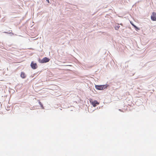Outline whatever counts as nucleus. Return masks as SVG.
<instances>
[{"label":"nucleus","instance_id":"1","mask_svg":"<svg viewBox=\"0 0 156 156\" xmlns=\"http://www.w3.org/2000/svg\"><path fill=\"white\" fill-rule=\"evenodd\" d=\"M108 86V85L107 84L101 85H96L95 87L97 90H102L106 88Z\"/></svg>","mask_w":156,"mask_h":156},{"label":"nucleus","instance_id":"2","mask_svg":"<svg viewBox=\"0 0 156 156\" xmlns=\"http://www.w3.org/2000/svg\"><path fill=\"white\" fill-rule=\"evenodd\" d=\"M50 59L44 57L43 58L42 60L40 59L39 60V62L42 63H45L49 62Z\"/></svg>","mask_w":156,"mask_h":156},{"label":"nucleus","instance_id":"3","mask_svg":"<svg viewBox=\"0 0 156 156\" xmlns=\"http://www.w3.org/2000/svg\"><path fill=\"white\" fill-rule=\"evenodd\" d=\"M151 19L153 21H156V12H153L151 16Z\"/></svg>","mask_w":156,"mask_h":156},{"label":"nucleus","instance_id":"4","mask_svg":"<svg viewBox=\"0 0 156 156\" xmlns=\"http://www.w3.org/2000/svg\"><path fill=\"white\" fill-rule=\"evenodd\" d=\"M90 102L94 107H96L99 104V103L96 100L94 101H91L90 100Z\"/></svg>","mask_w":156,"mask_h":156},{"label":"nucleus","instance_id":"5","mask_svg":"<svg viewBox=\"0 0 156 156\" xmlns=\"http://www.w3.org/2000/svg\"><path fill=\"white\" fill-rule=\"evenodd\" d=\"M31 68L33 69H36L37 67V66L36 63H34L33 62H32L30 64Z\"/></svg>","mask_w":156,"mask_h":156},{"label":"nucleus","instance_id":"6","mask_svg":"<svg viewBox=\"0 0 156 156\" xmlns=\"http://www.w3.org/2000/svg\"><path fill=\"white\" fill-rule=\"evenodd\" d=\"M21 77L22 78H25L26 77V74H25V73L23 72H22L20 75Z\"/></svg>","mask_w":156,"mask_h":156},{"label":"nucleus","instance_id":"7","mask_svg":"<svg viewBox=\"0 0 156 156\" xmlns=\"http://www.w3.org/2000/svg\"><path fill=\"white\" fill-rule=\"evenodd\" d=\"M120 27V26L119 25V24H117V25H116L115 26V30H118L119 28Z\"/></svg>","mask_w":156,"mask_h":156},{"label":"nucleus","instance_id":"8","mask_svg":"<svg viewBox=\"0 0 156 156\" xmlns=\"http://www.w3.org/2000/svg\"><path fill=\"white\" fill-rule=\"evenodd\" d=\"M38 102L39 104L40 105L41 107L42 108V109H44V108L43 106V104L41 103L40 101L39 100H38Z\"/></svg>","mask_w":156,"mask_h":156},{"label":"nucleus","instance_id":"9","mask_svg":"<svg viewBox=\"0 0 156 156\" xmlns=\"http://www.w3.org/2000/svg\"><path fill=\"white\" fill-rule=\"evenodd\" d=\"M131 23L132 25H133V26L134 25L133 24V23H131Z\"/></svg>","mask_w":156,"mask_h":156},{"label":"nucleus","instance_id":"10","mask_svg":"<svg viewBox=\"0 0 156 156\" xmlns=\"http://www.w3.org/2000/svg\"><path fill=\"white\" fill-rule=\"evenodd\" d=\"M135 28L136 29H139L137 27H136V28Z\"/></svg>","mask_w":156,"mask_h":156},{"label":"nucleus","instance_id":"11","mask_svg":"<svg viewBox=\"0 0 156 156\" xmlns=\"http://www.w3.org/2000/svg\"><path fill=\"white\" fill-rule=\"evenodd\" d=\"M133 27H134L135 28H136V26L135 25H134L133 26Z\"/></svg>","mask_w":156,"mask_h":156},{"label":"nucleus","instance_id":"12","mask_svg":"<svg viewBox=\"0 0 156 156\" xmlns=\"http://www.w3.org/2000/svg\"><path fill=\"white\" fill-rule=\"evenodd\" d=\"M133 27H134L135 28H136V26L135 25H134L133 26Z\"/></svg>","mask_w":156,"mask_h":156},{"label":"nucleus","instance_id":"13","mask_svg":"<svg viewBox=\"0 0 156 156\" xmlns=\"http://www.w3.org/2000/svg\"><path fill=\"white\" fill-rule=\"evenodd\" d=\"M48 2H49V0H46Z\"/></svg>","mask_w":156,"mask_h":156},{"label":"nucleus","instance_id":"14","mask_svg":"<svg viewBox=\"0 0 156 156\" xmlns=\"http://www.w3.org/2000/svg\"><path fill=\"white\" fill-rule=\"evenodd\" d=\"M12 35H13V34L12 33Z\"/></svg>","mask_w":156,"mask_h":156},{"label":"nucleus","instance_id":"15","mask_svg":"<svg viewBox=\"0 0 156 156\" xmlns=\"http://www.w3.org/2000/svg\"><path fill=\"white\" fill-rule=\"evenodd\" d=\"M6 33H8V32H6Z\"/></svg>","mask_w":156,"mask_h":156}]
</instances>
